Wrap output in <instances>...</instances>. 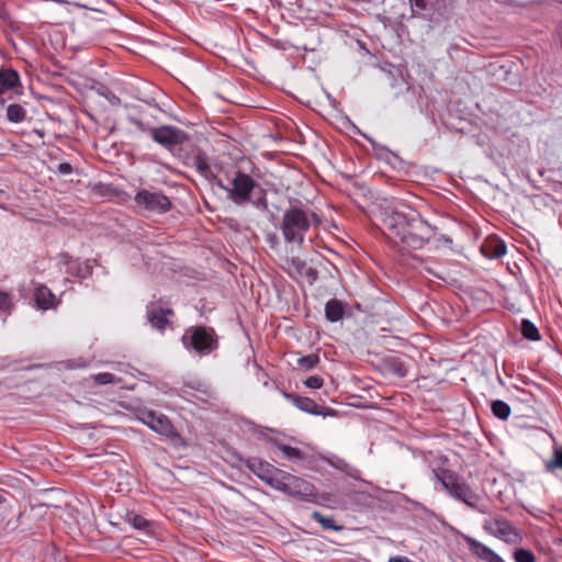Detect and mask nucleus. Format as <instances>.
<instances>
[{"label": "nucleus", "mask_w": 562, "mask_h": 562, "mask_svg": "<svg viewBox=\"0 0 562 562\" xmlns=\"http://www.w3.org/2000/svg\"><path fill=\"white\" fill-rule=\"evenodd\" d=\"M263 386L269 387V386H270L269 381H265V382H263Z\"/></svg>", "instance_id": "obj_44"}, {"label": "nucleus", "mask_w": 562, "mask_h": 562, "mask_svg": "<svg viewBox=\"0 0 562 562\" xmlns=\"http://www.w3.org/2000/svg\"><path fill=\"white\" fill-rule=\"evenodd\" d=\"M99 95L109 101L111 105H120L121 99L106 86L100 85L97 89Z\"/></svg>", "instance_id": "obj_32"}, {"label": "nucleus", "mask_w": 562, "mask_h": 562, "mask_svg": "<svg viewBox=\"0 0 562 562\" xmlns=\"http://www.w3.org/2000/svg\"><path fill=\"white\" fill-rule=\"evenodd\" d=\"M491 409H492L493 415L501 420L508 419V417L512 414L510 406L502 400L492 401Z\"/></svg>", "instance_id": "obj_24"}, {"label": "nucleus", "mask_w": 562, "mask_h": 562, "mask_svg": "<svg viewBox=\"0 0 562 562\" xmlns=\"http://www.w3.org/2000/svg\"><path fill=\"white\" fill-rule=\"evenodd\" d=\"M387 368L390 372H392L398 378H405L408 373L405 362L400 358H391L387 361Z\"/></svg>", "instance_id": "obj_27"}, {"label": "nucleus", "mask_w": 562, "mask_h": 562, "mask_svg": "<svg viewBox=\"0 0 562 562\" xmlns=\"http://www.w3.org/2000/svg\"><path fill=\"white\" fill-rule=\"evenodd\" d=\"M181 342L186 350L199 357L210 356L220 347L215 329L204 325L188 327L181 337Z\"/></svg>", "instance_id": "obj_5"}, {"label": "nucleus", "mask_w": 562, "mask_h": 562, "mask_svg": "<svg viewBox=\"0 0 562 562\" xmlns=\"http://www.w3.org/2000/svg\"><path fill=\"white\" fill-rule=\"evenodd\" d=\"M319 362V357L316 353H311L307 356H302L297 359L296 364L300 369L304 371H310L314 369Z\"/></svg>", "instance_id": "obj_29"}, {"label": "nucleus", "mask_w": 562, "mask_h": 562, "mask_svg": "<svg viewBox=\"0 0 562 562\" xmlns=\"http://www.w3.org/2000/svg\"><path fill=\"white\" fill-rule=\"evenodd\" d=\"M127 521L138 530L147 531L150 527V522L142 515L135 513L127 514Z\"/></svg>", "instance_id": "obj_31"}, {"label": "nucleus", "mask_w": 562, "mask_h": 562, "mask_svg": "<svg viewBox=\"0 0 562 562\" xmlns=\"http://www.w3.org/2000/svg\"><path fill=\"white\" fill-rule=\"evenodd\" d=\"M272 384L274 385L276 390H279V385L276 382H272Z\"/></svg>", "instance_id": "obj_46"}, {"label": "nucleus", "mask_w": 562, "mask_h": 562, "mask_svg": "<svg viewBox=\"0 0 562 562\" xmlns=\"http://www.w3.org/2000/svg\"><path fill=\"white\" fill-rule=\"evenodd\" d=\"M60 263L66 267L65 272L71 277L86 279L92 274V267L88 261H80L78 258H72L67 252L59 255Z\"/></svg>", "instance_id": "obj_15"}, {"label": "nucleus", "mask_w": 562, "mask_h": 562, "mask_svg": "<svg viewBox=\"0 0 562 562\" xmlns=\"http://www.w3.org/2000/svg\"><path fill=\"white\" fill-rule=\"evenodd\" d=\"M115 376L109 372H101L93 375V381L99 385H106L115 382Z\"/></svg>", "instance_id": "obj_35"}, {"label": "nucleus", "mask_w": 562, "mask_h": 562, "mask_svg": "<svg viewBox=\"0 0 562 562\" xmlns=\"http://www.w3.org/2000/svg\"><path fill=\"white\" fill-rule=\"evenodd\" d=\"M245 465L261 481L273 488L274 484L278 483V476L281 474L280 469L263 461L259 458H248L245 460Z\"/></svg>", "instance_id": "obj_12"}, {"label": "nucleus", "mask_w": 562, "mask_h": 562, "mask_svg": "<svg viewBox=\"0 0 562 562\" xmlns=\"http://www.w3.org/2000/svg\"><path fill=\"white\" fill-rule=\"evenodd\" d=\"M485 562H505L496 552L492 550Z\"/></svg>", "instance_id": "obj_39"}, {"label": "nucleus", "mask_w": 562, "mask_h": 562, "mask_svg": "<svg viewBox=\"0 0 562 562\" xmlns=\"http://www.w3.org/2000/svg\"><path fill=\"white\" fill-rule=\"evenodd\" d=\"M425 271L438 279H443V277L441 274H439L438 272H436L431 267H428V266L425 267Z\"/></svg>", "instance_id": "obj_42"}, {"label": "nucleus", "mask_w": 562, "mask_h": 562, "mask_svg": "<svg viewBox=\"0 0 562 562\" xmlns=\"http://www.w3.org/2000/svg\"><path fill=\"white\" fill-rule=\"evenodd\" d=\"M434 475L451 497L464 503L468 507L482 514L486 513L484 507H480L477 505L480 496L471 488L463 477L459 476L451 470L442 468L434 470Z\"/></svg>", "instance_id": "obj_4"}, {"label": "nucleus", "mask_w": 562, "mask_h": 562, "mask_svg": "<svg viewBox=\"0 0 562 562\" xmlns=\"http://www.w3.org/2000/svg\"><path fill=\"white\" fill-rule=\"evenodd\" d=\"M25 116L26 111L21 104L13 103L7 108V120L11 123H21Z\"/></svg>", "instance_id": "obj_26"}, {"label": "nucleus", "mask_w": 562, "mask_h": 562, "mask_svg": "<svg viewBox=\"0 0 562 562\" xmlns=\"http://www.w3.org/2000/svg\"><path fill=\"white\" fill-rule=\"evenodd\" d=\"M345 315V305L337 299H330L325 304V317L331 323L342 319Z\"/></svg>", "instance_id": "obj_19"}, {"label": "nucleus", "mask_w": 562, "mask_h": 562, "mask_svg": "<svg viewBox=\"0 0 562 562\" xmlns=\"http://www.w3.org/2000/svg\"><path fill=\"white\" fill-rule=\"evenodd\" d=\"M8 90L9 89L3 85V82L0 81V105H4L5 101L2 98V94Z\"/></svg>", "instance_id": "obj_40"}, {"label": "nucleus", "mask_w": 562, "mask_h": 562, "mask_svg": "<svg viewBox=\"0 0 562 562\" xmlns=\"http://www.w3.org/2000/svg\"><path fill=\"white\" fill-rule=\"evenodd\" d=\"M57 171L60 175H70L72 172V166L69 162H60L57 166Z\"/></svg>", "instance_id": "obj_38"}, {"label": "nucleus", "mask_w": 562, "mask_h": 562, "mask_svg": "<svg viewBox=\"0 0 562 562\" xmlns=\"http://www.w3.org/2000/svg\"><path fill=\"white\" fill-rule=\"evenodd\" d=\"M12 307V297L9 293L0 291V311L9 312Z\"/></svg>", "instance_id": "obj_37"}, {"label": "nucleus", "mask_w": 562, "mask_h": 562, "mask_svg": "<svg viewBox=\"0 0 562 562\" xmlns=\"http://www.w3.org/2000/svg\"><path fill=\"white\" fill-rule=\"evenodd\" d=\"M270 442L282 452L283 457L292 462L305 460L306 454L299 448L285 445L280 439L271 438Z\"/></svg>", "instance_id": "obj_18"}, {"label": "nucleus", "mask_w": 562, "mask_h": 562, "mask_svg": "<svg viewBox=\"0 0 562 562\" xmlns=\"http://www.w3.org/2000/svg\"><path fill=\"white\" fill-rule=\"evenodd\" d=\"M416 11H434L439 9L441 0H409Z\"/></svg>", "instance_id": "obj_30"}, {"label": "nucleus", "mask_w": 562, "mask_h": 562, "mask_svg": "<svg viewBox=\"0 0 562 562\" xmlns=\"http://www.w3.org/2000/svg\"><path fill=\"white\" fill-rule=\"evenodd\" d=\"M513 557L515 562H536L533 552L524 548L516 549Z\"/></svg>", "instance_id": "obj_34"}, {"label": "nucleus", "mask_w": 562, "mask_h": 562, "mask_svg": "<svg viewBox=\"0 0 562 562\" xmlns=\"http://www.w3.org/2000/svg\"><path fill=\"white\" fill-rule=\"evenodd\" d=\"M282 396L288 401L290 402L291 404H293L297 409L304 412V413H307V414H311V415H323V416H333L335 413L333 409H327L326 413H324L319 405L313 401L312 398L310 397H305V396H301L299 394H295V393H290V392H286L284 390H280Z\"/></svg>", "instance_id": "obj_14"}, {"label": "nucleus", "mask_w": 562, "mask_h": 562, "mask_svg": "<svg viewBox=\"0 0 562 562\" xmlns=\"http://www.w3.org/2000/svg\"><path fill=\"white\" fill-rule=\"evenodd\" d=\"M4 502V498L3 496L0 494V504H2Z\"/></svg>", "instance_id": "obj_45"}, {"label": "nucleus", "mask_w": 562, "mask_h": 562, "mask_svg": "<svg viewBox=\"0 0 562 562\" xmlns=\"http://www.w3.org/2000/svg\"><path fill=\"white\" fill-rule=\"evenodd\" d=\"M544 469L548 473H554L562 470V446L553 447L552 458L544 462Z\"/></svg>", "instance_id": "obj_25"}, {"label": "nucleus", "mask_w": 562, "mask_h": 562, "mask_svg": "<svg viewBox=\"0 0 562 562\" xmlns=\"http://www.w3.org/2000/svg\"><path fill=\"white\" fill-rule=\"evenodd\" d=\"M34 301L38 310L47 311L56 307V297L46 285H38L34 291Z\"/></svg>", "instance_id": "obj_16"}, {"label": "nucleus", "mask_w": 562, "mask_h": 562, "mask_svg": "<svg viewBox=\"0 0 562 562\" xmlns=\"http://www.w3.org/2000/svg\"><path fill=\"white\" fill-rule=\"evenodd\" d=\"M521 335L524 338L531 340V341H538L541 339L539 329L537 326L528 318H524L521 321L520 325Z\"/></svg>", "instance_id": "obj_23"}, {"label": "nucleus", "mask_w": 562, "mask_h": 562, "mask_svg": "<svg viewBox=\"0 0 562 562\" xmlns=\"http://www.w3.org/2000/svg\"><path fill=\"white\" fill-rule=\"evenodd\" d=\"M382 227L384 235L394 244H403L412 249H422L431 239L437 246L452 245V238L438 234L437 227L429 224L416 210L407 212L397 209H385L382 213Z\"/></svg>", "instance_id": "obj_1"}, {"label": "nucleus", "mask_w": 562, "mask_h": 562, "mask_svg": "<svg viewBox=\"0 0 562 562\" xmlns=\"http://www.w3.org/2000/svg\"><path fill=\"white\" fill-rule=\"evenodd\" d=\"M273 488L307 503L317 502L318 492L312 482L283 470L279 474L278 483L274 484Z\"/></svg>", "instance_id": "obj_6"}, {"label": "nucleus", "mask_w": 562, "mask_h": 562, "mask_svg": "<svg viewBox=\"0 0 562 562\" xmlns=\"http://www.w3.org/2000/svg\"><path fill=\"white\" fill-rule=\"evenodd\" d=\"M192 166L195 170L206 180L214 182L217 186V180L222 178L216 175L209 165L207 157L204 154H198L193 157Z\"/></svg>", "instance_id": "obj_17"}, {"label": "nucleus", "mask_w": 562, "mask_h": 562, "mask_svg": "<svg viewBox=\"0 0 562 562\" xmlns=\"http://www.w3.org/2000/svg\"><path fill=\"white\" fill-rule=\"evenodd\" d=\"M324 380L318 375H311L304 381V385L312 390H318L323 386Z\"/></svg>", "instance_id": "obj_36"}, {"label": "nucleus", "mask_w": 562, "mask_h": 562, "mask_svg": "<svg viewBox=\"0 0 562 562\" xmlns=\"http://www.w3.org/2000/svg\"><path fill=\"white\" fill-rule=\"evenodd\" d=\"M312 518L326 530H341L342 526H337L333 517L322 515L319 512H313Z\"/></svg>", "instance_id": "obj_28"}, {"label": "nucleus", "mask_w": 562, "mask_h": 562, "mask_svg": "<svg viewBox=\"0 0 562 562\" xmlns=\"http://www.w3.org/2000/svg\"><path fill=\"white\" fill-rule=\"evenodd\" d=\"M507 247L503 240H488L482 246V252L491 259L501 258L506 254Z\"/></svg>", "instance_id": "obj_20"}, {"label": "nucleus", "mask_w": 562, "mask_h": 562, "mask_svg": "<svg viewBox=\"0 0 562 562\" xmlns=\"http://www.w3.org/2000/svg\"><path fill=\"white\" fill-rule=\"evenodd\" d=\"M321 222V217L315 212L304 210L301 205H291L283 212L279 228L286 244L302 246L310 228L317 227Z\"/></svg>", "instance_id": "obj_3"}, {"label": "nucleus", "mask_w": 562, "mask_h": 562, "mask_svg": "<svg viewBox=\"0 0 562 562\" xmlns=\"http://www.w3.org/2000/svg\"><path fill=\"white\" fill-rule=\"evenodd\" d=\"M223 173L228 182L217 180V187L226 192L229 201L238 206L250 204L256 210L268 211L267 191L255 178L260 177L258 168H252L251 173L240 169L223 170Z\"/></svg>", "instance_id": "obj_2"}, {"label": "nucleus", "mask_w": 562, "mask_h": 562, "mask_svg": "<svg viewBox=\"0 0 562 562\" xmlns=\"http://www.w3.org/2000/svg\"><path fill=\"white\" fill-rule=\"evenodd\" d=\"M269 240H270L271 243H278V238H277V236H276V235H271V236L269 237Z\"/></svg>", "instance_id": "obj_43"}, {"label": "nucleus", "mask_w": 562, "mask_h": 562, "mask_svg": "<svg viewBox=\"0 0 562 562\" xmlns=\"http://www.w3.org/2000/svg\"><path fill=\"white\" fill-rule=\"evenodd\" d=\"M326 462L335 468L336 470L340 471V472H344L346 474H350V471H351V465L349 463H347L344 459L337 457V456H334L331 458H328L326 459Z\"/></svg>", "instance_id": "obj_33"}, {"label": "nucleus", "mask_w": 562, "mask_h": 562, "mask_svg": "<svg viewBox=\"0 0 562 562\" xmlns=\"http://www.w3.org/2000/svg\"><path fill=\"white\" fill-rule=\"evenodd\" d=\"M460 49L459 45L458 44H451L449 47H448V55L452 58L453 57V54L454 52H458Z\"/></svg>", "instance_id": "obj_41"}, {"label": "nucleus", "mask_w": 562, "mask_h": 562, "mask_svg": "<svg viewBox=\"0 0 562 562\" xmlns=\"http://www.w3.org/2000/svg\"><path fill=\"white\" fill-rule=\"evenodd\" d=\"M484 529L507 543H514L519 539V532L506 518L486 519L484 521Z\"/></svg>", "instance_id": "obj_11"}, {"label": "nucleus", "mask_w": 562, "mask_h": 562, "mask_svg": "<svg viewBox=\"0 0 562 562\" xmlns=\"http://www.w3.org/2000/svg\"><path fill=\"white\" fill-rule=\"evenodd\" d=\"M465 542L470 549V551L480 560L485 561L488 554L492 552V549L485 546L484 543L477 541L474 538L467 537Z\"/></svg>", "instance_id": "obj_21"}, {"label": "nucleus", "mask_w": 562, "mask_h": 562, "mask_svg": "<svg viewBox=\"0 0 562 562\" xmlns=\"http://www.w3.org/2000/svg\"><path fill=\"white\" fill-rule=\"evenodd\" d=\"M134 202L143 210L155 214H165L172 207L170 199L161 191H149L147 189L137 191Z\"/></svg>", "instance_id": "obj_8"}, {"label": "nucleus", "mask_w": 562, "mask_h": 562, "mask_svg": "<svg viewBox=\"0 0 562 562\" xmlns=\"http://www.w3.org/2000/svg\"><path fill=\"white\" fill-rule=\"evenodd\" d=\"M0 81L3 82L9 90L20 87V76L18 71L12 68H0Z\"/></svg>", "instance_id": "obj_22"}, {"label": "nucleus", "mask_w": 562, "mask_h": 562, "mask_svg": "<svg viewBox=\"0 0 562 562\" xmlns=\"http://www.w3.org/2000/svg\"><path fill=\"white\" fill-rule=\"evenodd\" d=\"M136 417L159 435L170 437L175 434L173 425L164 414L143 407L136 411Z\"/></svg>", "instance_id": "obj_9"}, {"label": "nucleus", "mask_w": 562, "mask_h": 562, "mask_svg": "<svg viewBox=\"0 0 562 562\" xmlns=\"http://www.w3.org/2000/svg\"><path fill=\"white\" fill-rule=\"evenodd\" d=\"M133 124L140 131L148 132L154 142L168 149L182 144L186 138L184 132L176 126L162 125L158 127H147L139 120H133Z\"/></svg>", "instance_id": "obj_7"}, {"label": "nucleus", "mask_w": 562, "mask_h": 562, "mask_svg": "<svg viewBox=\"0 0 562 562\" xmlns=\"http://www.w3.org/2000/svg\"><path fill=\"white\" fill-rule=\"evenodd\" d=\"M285 263L288 265L285 271L293 280L305 278L310 285H313L317 281L318 271L310 267L307 262L300 257L286 258Z\"/></svg>", "instance_id": "obj_13"}, {"label": "nucleus", "mask_w": 562, "mask_h": 562, "mask_svg": "<svg viewBox=\"0 0 562 562\" xmlns=\"http://www.w3.org/2000/svg\"><path fill=\"white\" fill-rule=\"evenodd\" d=\"M175 316V311L164 304L161 300L149 302L146 306V318L150 326L160 333L171 327L169 317Z\"/></svg>", "instance_id": "obj_10"}]
</instances>
